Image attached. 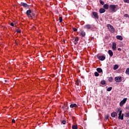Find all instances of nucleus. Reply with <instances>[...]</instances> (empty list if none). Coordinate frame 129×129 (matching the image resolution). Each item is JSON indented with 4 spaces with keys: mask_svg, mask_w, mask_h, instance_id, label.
<instances>
[{
    "mask_svg": "<svg viewBox=\"0 0 129 129\" xmlns=\"http://www.w3.org/2000/svg\"><path fill=\"white\" fill-rule=\"evenodd\" d=\"M71 108H73L74 107H78V106L76 104H71L70 105Z\"/></svg>",
    "mask_w": 129,
    "mask_h": 129,
    "instance_id": "2eb2a0df",
    "label": "nucleus"
},
{
    "mask_svg": "<svg viewBox=\"0 0 129 129\" xmlns=\"http://www.w3.org/2000/svg\"><path fill=\"white\" fill-rule=\"evenodd\" d=\"M127 121L128 122V125L129 126V119H128V120Z\"/></svg>",
    "mask_w": 129,
    "mask_h": 129,
    "instance_id": "c03bdc74",
    "label": "nucleus"
},
{
    "mask_svg": "<svg viewBox=\"0 0 129 129\" xmlns=\"http://www.w3.org/2000/svg\"><path fill=\"white\" fill-rule=\"evenodd\" d=\"M61 123H62V124H66V120H63L61 121Z\"/></svg>",
    "mask_w": 129,
    "mask_h": 129,
    "instance_id": "f704fd0d",
    "label": "nucleus"
},
{
    "mask_svg": "<svg viewBox=\"0 0 129 129\" xmlns=\"http://www.w3.org/2000/svg\"><path fill=\"white\" fill-rule=\"evenodd\" d=\"M17 33H19V34L22 32V31L20 29H16Z\"/></svg>",
    "mask_w": 129,
    "mask_h": 129,
    "instance_id": "72a5a7b5",
    "label": "nucleus"
},
{
    "mask_svg": "<svg viewBox=\"0 0 129 129\" xmlns=\"http://www.w3.org/2000/svg\"><path fill=\"white\" fill-rule=\"evenodd\" d=\"M108 53L110 56V57H112L113 56V52L111 51V50H109Z\"/></svg>",
    "mask_w": 129,
    "mask_h": 129,
    "instance_id": "4468645a",
    "label": "nucleus"
},
{
    "mask_svg": "<svg viewBox=\"0 0 129 129\" xmlns=\"http://www.w3.org/2000/svg\"><path fill=\"white\" fill-rule=\"evenodd\" d=\"M113 80V79L112 78V77H109L108 78V81L109 82H112Z\"/></svg>",
    "mask_w": 129,
    "mask_h": 129,
    "instance_id": "b1692460",
    "label": "nucleus"
},
{
    "mask_svg": "<svg viewBox=\"0 0 129 129\" xmlns=\"http://www.w3.org/2000/svg\"><path fill=\"white\" fill-rule=\"evenodd\" d=\"M8 80H5V82H8Z\"/></svg>",
    "mask_w": 129,
    "mask_h": 129,
    "instance_id": "a18cd8bd",
    "label": "nucleus"
},
{
    "mask_svg": "<svg viewBox=\"0 0 129 129\" xmlns=\"http://www.w3.org/2000/svg\"><path fill=\"white\" fill-rule=\"evenodd\" d=\"M12 122L13 123H16V120H15L14 119H13Z\"/></svg>",
    "mask_w": 129,
    "mask_h": 129,
    "instance_id": "a19ab883",
    "label": "nucleus"
},
{
    "mask_svg": "<svg viewBox=\"0 0 129 129\" xmlns=\"http://www.w3.org/2000/svg\"><path fill=\"white\" fill-rule=\"evenodd\" d=\"M107 28L111 33H113L114 32V28H113V26H112L111 25L108 24Z\"/></svg>",
    "mask_w": 129,
    "mask_h": 129,
    "instance_id": "39448f33",
    "label": "nucleus"
},
{
    "mask_svg": "<svg viewBox=\"0 0 129 129\" xmlns=\"http://www.w3.org/2000/svg\"><path fill=\"white\" fill-rule=\"evenodd\" d=\"M115 9H116V5H110L109 6V9L111 11V13H115Z\"/></svg>",
    "mask_w": 129,
    "mask_h": 129,
    "instance_id": "7ed1b4c3",
    "label": "nucleus"
},
{
    "mask_svg": "<svg viewBox=\"0 0 129 129\" xmlns=\"http://www.w3.org/2000/svg\"><path fill=\"white\" fill-rule=\"evenodd\" d=\"M72 128H73V129H78V127H77V125H74L72 126Z\"/></svg>",
    "mask_w": 129,
    "mask_h": 129,
    "instance_id": "bb28decb",
    "label": "nucleus"
},
{
    "mask_svg": "<svg viewBox=\"0 0 129 129\" xmlns=\"http://www.w3.org/2000/svg\"><path fill=\"white\" fill-rule=\"evenodd\" d=\"M118 51H121V49L120 48H118Z\"/></svg>",
    "mask_w": 129,
    "mask_h": 129,
    "instance_id": "37998d69",
    "label": "nucleus"
},
{
    "mask_svg": "<svg viewBox=\"0 0 129 129\" xmlns=\"http://www.w3.org/2000/svg\"><path fill=\"white\" fill-rule=\"evenodd\" d=\"M21 6L24 7V8H29V5H27V3L21 2L20 4Z\"/></svg>",
    "mask_w": 129,
    "mask_h": 129,
    "instance_id": "1a4fd4ad",
    "label": "nucleus"
},
{
    "mask_svg": "<svg viewBox=\"0 0 129 129\" xmlns=\"http://www.w3.org/2000/svg\"><path fill=\"white\" fill-rule=\"evenodd\" d=\"M112 89V87H108L107 89V91H111V90Z\"/></svg>",
    "mask_w": 129,
    "mask_h": 129,
    "instance_id": "7c9ffc66",
    "label": "nucleus"
},
{
    "mask_svg": "<svg viewBox=\"0 0 129 129\" xmlns=\"http://www.w3.org/2000/svg\"><path fill=\"white\" fill-rule=\"evenodd\" d=\"M98 59L99 60H100V61H104V60H105V57L104 55H101L98 57Z\"/></svg>",
    "mask_w": 129,
    "mask_h": 129,
    "instance_id": "9b49d317",
    "label": "nucleus"
},
{
    "mask_svg": "<svg viewBox=\"0 0 129 129\" xmlns=\"http://www.w3.org/2000/svg\"><path fill=\"white\" fill-rule=\"evenodd\" d=\"M26 14L28 18H30V19H34V17H35V13L32 12L31 10H27L26 11Z\"/></svg>",
    "mask_w": 129,
    "mask_h": 129,
    "instance_id": "f257e3e1",
    "label": "nucleus"
},
{
    "mask_svg": "<svg viewBox=\"0 0 129 129\" xmlns=\"http://www.w3.org/2000/svg\"><path fill=\"white\" fill-rule=\"evenodd\" d=\"M72 40L74 41L75 45H77L78 44V41H79V38L78 37H73Z\"/></svg>",
    "mask_w": 129,
    "mask_h": 129,
    "instance_id": "20e7f679",
    "label": "nucleus"
},
{
    "mask_svg": "<svg viewBox=\"0 0 129 129\" xmlns=\"http://www.w3.org/2000/svg\"><path fill=\"white\" fill-rule=\"evenodd\" d=\"M77 85L78 86L79 85V81H77Z\"/></svg>",
    "mask_w": 129,
    "mask_h": 129,
    "instance_id": "79ce46f5",
    "label": "nucleus"
},
{
    "mask_svg": "<svg viewBox=\"0 0 129 129\" xmlns=\"http://www.w3.org/2000/svg\"><path fill=\"white\" fill-rule=\"evenodd\" d=\"M126 109H127L128 110H129V105H127L126 106Z\"/></svg>",
    "mask_w": 129,
    "mask_h": 129,
    "instance_id": "58836bf2",
    "label": "nucleus"
},
{
    "mask_svg": "<svg viewBox=\"0 0 129 129\" xmlns=\"http://www.w3.org/2000/svg\"><path fill=\"white\" fill-rule=\"evenodd\" d=\"M69 108V107H68V105L64 104V110H67Z\"/></svg>",
    "mask_w": 129,
    "mask_h": 129,
    "instance_id": "393cba45",
    "label": "nucleus"
},
{
    "mask_svg": "<svg viewBox=\"0 0 129 129\" xmlns=\"http://www.w3.org/2000/svg\"><path fill=\"white\" fill-rule=\"evenodd\" d=\"M94 74L96 77L99 76V74L97 72H95Z\"/></svg>",
    "mask_w": 129,
    "mask_h": 129,
    "instance_id": "a878e982",
    "label": "nucleus"
},
{
    "mask_svg": "<svg viewBox=\"0 0 129 129\" xmlns=\"http://www.w3.org/2000/svg\"><path fill=\"white\" fill-rule=\"evenodd\" d=\"M116 39H117V40H120V41H122V37L120 35H117Z\"/></svg>",
    "mask_w": 129,
    "mask_h": 129,
    "instance_id": "a211bd4d",
    "label": "nucleus"
},
{
    "mask_svg": "<svg viewBox=\"0 0 129 129\" xmlns=\"http://www.w3.org/2000/svg\"><path fill=\"white\" fill-rule=\"evenodd\" d=\"M111 116H112V117H115V116H117V113L113 112L111 114Z\"/></svg>",
    "mask_w": 129,
    "mask_h": 129,
    "instance_id": "ddd939ff",
    "label": "nucleus"
},
{
    "mask_svg": "<svg viewBox=\"0 0 129 129\" xmlns=\"http://www.w3.org/2000/svg\"><path fill=\"white\" fill-rule=\"evenodd\" d=\"M125 73L126 74H127L128 75H129V68L126 69Z\"/></svg>",
    "mask_w": 129,
    "mask_h": 129,
    "instance_id": "c85d7f7f",
    "label": "nucleus"
},
{
    "mask_svg": "<svg viewBox=\"0 0 129 129\" xmlns=\"http://www.w3.org/2000/svg\"><path fill=\"white\" fill-rule=\"evenodd\" d=\"M126 100H127V98H124L122 100H121L119 103L120 106H122L123 104L126 102Z\"/></svg>",
    "mask_w": 129,
    "mask_h": 129,
    "instance_id": "0eeeda50",
    "label": "nucleus"
},
{
    "mask_svg": "<svg viewBox=\"0 0 129 129\" xmlns=\"http://www.w3.org/2000/svg\"><path fill=\"white\" fill-rule=\"evenodd\" d=\"M85 35H86V34L85 33V32L82 31L81 32V36L82 37H85Z\"/></svg>",
    "mask_w": 129,
    "mask_h": 129,
    "instance_id": "aec40b11",
    "label": "nucleus"
},
{
    "mask_svg": "<svg viewBox=\"0 0 129 129\" xmlns=\"http://www.w3.org/2000/svg\"><path fill=\"white\" fill-rule=\"evenodd\" d=\"M92 16H93V18H94V19H96V20H98V13H97V12H92Z\"/></svg>",
    "mask_w": 129,
    "mask_h": 129,
    "instance_id": "423d86ee",
    "label": "nucleus"
},
{
    "mask_svg": "<svg viewBox=\"0 0 129 129\" xmlns=\"http://www.w3.org/2000/svg\"><path fill=\"white\" fill-rule=\"evenodd\" d=\"M99 13H100V14H103V13H105V9H104L103 8L100 9Z\"/></svg>",
    "mask_w": 129,
    "mask_h": 129,
    "instance_id": "dca6fc26",
    "label": "nucleus"
},
{
    "mask_svg": "<svg viewBox=\"0 0 129 129\" xmlns=\"http://www.w3.org/2000/svg\"><path fill=\"white\" fill-rule=\"evenodd\" d=\"M108 8H109V6L108 5H107V4L104 5L103 8L105 10H108Z\"/></svg>",
    "mask_w": 129,
    "mask_h": 129,
    "instance_id": "f3484780",
    "label": "nucleus"
},
{
    "mask_svg": "<svg viewBox=\"0 0 129 129\" xmlns=\"http://www.w3.org/2000/svg\"><path fill=\"white\" fill-rule=\"evenodd\" d=\"M123 2L125 4H129V0H123Z\"/></svg>",
    "mask_w": 129,
    "mask_h": 129,
    "instance_id": "473e14b6",
    "label": "nucleus"
},
{
    "mask_svg": "<svg viewBox=\"0 0 129 129\" xmlns=\"http://www.w3.org/2000/svg\"><path fill=\"white\" fill-rule=\"evenodd\" d=\"M109 117V116L108 115H106L105 116V120H107V119H108Z\"/></svg>",
    "mask_w": 129,
    "mask_h": 129,
    "instance_id": "2f4dec72",
    "label": "nucleus"
},
{
    "mask_svg": "<svg viewBox=\"0 0 129 129\" xmlns=\"http://www.w3.org/2000/svg\"><path fill=\"white\" fill-rule=\"evenodd\" d=\"M73 30L74 32H77V31H78L77 28H73Z\"/></svg>",
    "mask_w": 129,
    "mask_h": 129,
    "instance_id": "c9c22d12",
    "label": "nucleus"
},
{
    "mask_svg": "<svg viewBox=\"0 0 129 129\" xmlns=\"http://www.w3.org/2000/svg\"><path fill=\"white\" fill-rule=\"evenodd\" d=\"M118 68V66L117 64H115L113 67V70H116Z\"/></svg>",
    "mask_w": 129,
    "mask_h": 129,
    "instance_id": "4be33fe9",
    "label": "nucleus"
},
{
    "mask_svg": "<svg viewBox=\"0 0 129 129\" xmlns=\"http://www.w3.org/2000/svg\"><path fill=\"white\" fill-rule=\"evenodd\" d=\"M122 79L121 77H116L115 78V81L116 82H121Z\"/></svg>",
    "mask_w": 129,
    "mask_h": 129,
    "instance_id": "6e6552de",
    "label": "nucleus"
},
{
    "mask_svg": "<svg viewBox=\"0 0 129 129\" xmlns=\"http://www.w3.org/2000/svg\"><path fill=\"white\" fill-rule=\"evenodd\" d=\"M124 17H125V18H128V17H129L128 14H124Z\"/></svg>",
    "mask_w": 129,
    "mask_h": 129,
    "instance_id": "e433bc0d",
    "label": "nucleus"
},
{
    "mask_svg": "<svg viewBox=\"0 0 129 129\" xmlns=\"http://www.w3.org/2000/svg\"><path fill=\"white\" fill-rule=\"evenodd\" d=\"M124 115L125 117H129V112L127 113V112H126L124 114Z\"/></svg>",
    "mask_w": 129,
    "mask_h": 129,
    "instance_id": "5701e85b",
    "label": "nucleus"
},
{
    "mask_svg": "<svg viewBox=\"0 0 129 129\" xmlns=\"http://www.w3.org/2000/svg\"><path fill=\"white\" fill-rule=\"evenodd\" d=\"M96 70L98 73H101L102 72V69L100 68H97Z\"/></svg>",
    "mask_w": 129,
    "mask_h": 129,
    "instance_id": "6ab92c4d",
    "label": "nucleus"
},
{
    "mask_svg": "<svg viewBox=\"0 0 129 129\" xmlns=\"http://www.w3.org/2000/svg\"><path fill=\"white\" fill-rule=\"evenodd\" d=\"M10 26H11L12 27H14L15 26V25L14 24V23H11Z\"/></svg>",
    "mask_w": 129,
    "mask_h": 129,
    "instance_id": "4c0bfd02",
    "label": "nucleus"
},
{
    "mask_svg": "<svg viewBox=\"0 0 129 129\" xmlns=\"http://www.w3.org/2000/svg\"><path fill=\"white\" fill-rule=\"evenodd\" d=\"M112 49L113 51H115V50H116V43L115 42H113Z\"/></svg>",
    "mask_w": 129,
    "mask_h": 129,
    "instance_id": "9d476101",
    "label": "nucleus"
},
{
    "mask_svg": "<svg viewBox=\"0 0 129 129\" xmlns=\"http://www.w3.org/2000/svg\"><path fill=\"white\" fill-rule=\"evenodd\" d=\"M101 84L102 85H105V84H106V82L105 80H102L101 81Z\"/></svg>",
    "mask_w": 129,
    "mask_h": 129,
    "instance_id": "412c9836",
    "label": "nucleus"
},
{
    "mask_svg": "<svg viewBox=\"0 0 129 129\" xmlns=\"http://www.w3.org/2000/svg\"><path fill=\"white\" fill-rule=\"evenodd\" d=\"M116 112H119L118 119L122 120V119H123L124 114H122V110H121V108H118L116 110Z\"/></svg>",
    "mask_w": 129,
    "mask_h": 129,
    "instance_id": "f03ea898",
    "label": "nucleus"
},
{
    "mask_svg": "<svg viewBox=\"0 0 129 129\" xmlns=\"http://www.w3.org/2000/svg\"><path fill=\"white\" fill-rule=\"evenodd\" d=\"M61 108H62V109H63V110H65V106H64V105L61 107Z\"/></svg>",
    "mask_w": 129,
    "mask_h": 129,
    "instance_id": "ea45409f",
    "label": "nucleus"
},
{
    "mask_svg": "<svg viewBox=\"0 0 129 129\" xmlns=\"http://www.w3.org/2000/svg\"><path fill=\"white\" fill-rule=\"evenodd\" d=\"M99 3L100 4H101V5H102V6H103L104 5V2L102 1V0H100L99 1Z\"/></svg>",
    "mask_w": 129,
    "mask_h": 129,
    "instance_id": "c756f323",
    "label": "nucleus"
},
{
    "mask_svg": "<svg viewBox=\"0 0 129 129\" xmlns=\"http://www.w3.org/2000/svg\"><path fill=\"white\" fill-rule=\"evenodd\" d=\"M59 23H62V22H63V19L62 18V17H60L59 18Z\"/></svg>",
    "mask_w": 129,
    "mask_h": 129,
    "instance_id": "cd10ccee",
    "label": "nucleus"
},
{
    "mask_svg": "<svg viewBox=\"0 0 129 129\" xmlns=\"http://www.w3.org/2000/svg\"><path fill=\"white\" fill-rule=\"evenodd\" d=\"M84 28L85 29H87V30H90V29H91V25L87 24L85 26Z\"/></svg>",
    "mask_w": 129,
    "mask_h": 129,
    "instance_id": "f8f14e48",
    "label": "nucleus"
}]
</instances>
